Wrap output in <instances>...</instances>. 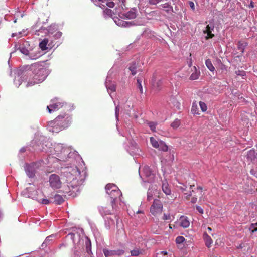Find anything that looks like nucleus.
Masks as SVG:
<instances>
[{"label":"nucleus","mask_w":257,"mask_h":257,"mask_svg":"<svg viewBox=\"0 0 257 257\" xmlns=\"http://www.w3.org/2000/svg\"><path fill=\"white\" fill-rule=\"evenodd\" d=\"M72 122V117L68 114L57 116L54 120L48 122L49 131L58 133L61 131L68 127Z\"/></svg>","instance_id":"1"},{"label":"nucleus","mask_w":257,"mask_h":257,"mask_svg":"<svg viewBox=\"0 0 257 257\" xmlns=\"http://www.w3.org/2000/svg\"><path fill=\"white\" fill-rule=\"evenodd\" d=\"M31 68L34 75L33 77V81H29L27 84V87L42 82L47 76V71L44 67L43 63H36L32 64Z\"/></svg>","instance_id":"2"},{"label":"nucleus","mask_w":257,"mask_h":257,"mask_svg":"<svg viewBox=\"0 0 257 257\" xmlns=\"http://www.w3.org/2000/svg\"><path fill=\"white\" fill-rule=\"evenodd\" d=\"M66 173V177L70 180V183H71L72 192H74V190H77L78 187L81 183V180H80V171L78 167L75 166L73 167H68Z\"/></svg>","instance_id":"3"},{"label":"nucleus","mask_w":257,"mask_h":257,"mask_svg":"<svg viewBox=\"0 0 257 257\" xmlns=\"http://www.w3.org/2000/svg\"><path fill=\"white\" fill-rule=\"evenodd\" d=\"M136 17V13L135 9H132L126 13L123 14L121 19H118L115 20V23L119 27L124 28H128L134 26L135 24L133 21H126L122 19H133Z\"/></svg>","instance_id":"4"},{"label":"nucleus","mask_w":257,"mask_h":257,"mask_svg":"<svg viewBox=\"0 0 257 257\" xmlns=\"http://www.w3.org/2000/svg\"><path fill=\"white\" fill-rule=\"evenodd\" d=\"M106 193L114 201L118 197L122 195L118 187L114 184H107L105 186Z\"/></svg>","instance_id":"5"},{"label":"nucleus","mask_w":257,"mask_h":257,"mask_svg":"<svg viewBox=\"0 0 257 257\" xmlns=\"http://www.w3.org/2000/svg\"><path fill=\"white\" fill-rule=\"evenodd\" d=\"M151 213L154 216L161 214L163 211V204L159 199H155L150 208Z\"/></svg>","instance_id":"6"},{"label":"nucleus","mask_w":257,"mask_h":257,"mask_svg":"<svg viewBox=\"0 0 257 257\" xmlns=\"http://www.w3.org/2000/svg\"><path fill=\"white\" fill-rule=\"evenodd\" d=\"M150 143L152 146L160 151H167L168 149V146L162 141L158 142L155 138H150Z\"/></svg>","instance_id":"7"},{"label":"nucleus","mask_w":257,"mask_h":257,"mask_svg":"<svg viewBox=\"0 0 257 257\" xmlns=\"http://www.w3.org/2000/svg\"><path fill=\"white\" fill-rule=\"evenodd\" d=\"M49 181L50 186L54 189H59L61 187L62 182L59 176L56 174H51L49 177Z\"/></svg>","instance_id":"8"},{"label":"nucleus","mask_w":257,"mask_h":257,"mask_svg":"<svg viewBox=\"0 0 257 257\" xmlns=\"http://www.w3.org/2000/svg\"><path fill=\"white\" fill-rule=\"evenodd\" d=\"M37 167V163L35 162L25 164V170L28 177L32 178L35 176V169Z\"/></svg>","instance_id":"9"},{"label":"nucleus","mask_w":257,"mask_h":257,"mask_svg":"<svg viewBox=\"0 0 257 257\" xmlns=\"http://www.w3.org/2000/svg\"><path fill=\"white\" fill-rule=\"evenodd\" d=\"M103 252L105 257H113L115 255H122L124 254V251L121 249L116 250H108L107 249H103Z\"/></svg>","instance_id":"10"},{"label":"nucleus","mask_w":257,"mask_h":257,"mask_svg":"<svg viewBox=\"0 0 257 257\" xmlns=\"http://www.w3.org/2000/svg\"><path fill=\"white\" fill-rule=\"evenodd\" d=\"M243 154V159L248 161H253L257 158V154L254 149H251L249 151L244 150Z\"/></svg>","instance_id":"11"},{"label":"nucleus","mask_w":257,"mask_h":257,"mask_svg":"<svg viewBox=\"0 0 257 257\" xmlns=\"http://www.w3.org/2000/svg\"><path fill=\"white\" fill-rule=\"evenodd\" d=\"M63 103L60 102H56L53 103L49 106H47V109L50 113H51L53 111L58 110L60 108L63 106Z\"/></svg>","instance_id":"12"},{"label":"nucleus","mask_w":257,"mask_h":257,"mask_svg":"<svg viewBox=\"0 0 257 257\" xmlns=\"http://www.w3.org/2000/svg\"><path fill=\"white\" fill-rule=\"evenodd\" d=\"M214 29V26L212 27L210 26L209 25H207L206 29L203 31L204 34H207V36L205 37V39L208 40L210 38H212L214 37V35L212 33V31Z\"/></svg>","instance_id":"13"},{"label":"nucleus","mask_w":257,"mask_h":257,"mask_svg":"<svg viewBox=\"0 0 257 257\" xmlns=\"http://www.w3.org/2000/svg\"><path fill=\"white\" fill-rule=\"evenodd\" d=\"M63 191L65 193H69L71 192H72V190L71 188V183H70V180L69 179L66 180V183H63L62 185Z\"/></svg>","instance_id":"14"},{"label":"nucleus","mask_w":257,"mask_h":257,"mask_svg":"<svg viewBox=\"0 0 257 257\" xmlns=\"http://www.w3.org/2000/svg\"><path fill=\"white\" fill-rule=\"evenodd\" d=\"M162 189L163 191L166 195H170L171 194V189L169 187V184L166 180L162 181Z\"/></svg>","instance_id":"15"},{"label":"nucleus","mask_w":257,"mask_h":257,"mask_svg":"<svg viewBox=\"0 0 257 257\" xmlns=\"http://www.w3.org/2000/svg\"><path fill=\"white\" fill-rule=\"evenodd\" d=\"M180 225L183 228H187L190 225V222L187 217L181 216L180 218Z\"/></svg>","instance_id":"16"},{"label":"nucleus","mask_w":257,"mask_h":257,"mask_svg":"<svg viewBox=\"0 0 257 257\" xmlns=\"http://www.w3.org/2000/svg\"><path fill=\"white\" fill-rule=\"evenodd\" d=\"M69 159H74L75 161H80L82 159L81 156L76 151H71L68 155Z\"/></svg>","instance_id":"17"},{"label":"nucleus","mask_w":257,"mask_h":257,"mask_svg":"<svg viewBox=\"0 0 257 257\" xmlns=\"http://www.w3.org/2000/svg\"><path fill=\"white\" fill-rule=\"evenodd\" d=\"M203 239L205 242V245L209 248L213 243V240L207 234L206 232H204L203 234Z\"/></svg>","instance_id":"18"},{"label":"nucleus","mask_w":257,"mask_h":257,"mask_svg":"<svg viewBox=\"0 0 257 257\" xmlns=\"http://www.w3.org/2000/svg\"><path fill=\"white\" fill-rule=\"evenodd\" d=\"M94 4L102 9H104V3H106V0H91Z\"/></svg>","instance_id":"19"},{"label":"nucleus","mask_w":257,"mask_h":257,"mask_svg":"<svg viewBox=\"0 0 257 257\" xmlns=\"http://www.w3.org/2000/svg\"><path fill=\"white\" fill-rule=\"evenodd\" d=\"M49 42L48 38H44L40 43L39 47L42 50H46L47 49V45Z\"/></svg>","instance_id":"20"},{"label":"nucleus","mask_w":257,"mask_h":257,"mask_svg":"<svg viewBox=\"0 0 257 257\" xmlns=\"http://www.w3.org/2000/svg\"><path fill=\"white\" fill-rule=\"evenodd\" d=\"M144 252V250L143 249H140L139 248H135L131 251V254L132 256H137L140 254H142Z\"/></svg>","instance_id":"21"},{"label":"nucleus","mask_w":257,"mask_h":257,"mask_svg":"<svg viewBox=\"0 0 257 257\" xmlns=\"http://www.w3.org/2000/svg\"><path fill=\"white\" fill-rule=\"evenodd\" d=\"M138 67V65L136 63H132L128 69L131 72V74L132 75H135L137 74V69Z\"/></svg>","instance_id":"22"},{"label":"nucleus","mask_w":257,"mask_h":257,"mask_svg":"<svg viewBox=\"0 0 257 257\" xmlns=\"http://www.w3.org/2000/svg\"><path fill=\"white\" fill-rule=\"evenodd\" d=\"M152 85L153 87L156 89L157 90L159 91L161 89V87L162 85V80L161 79H159L156 81H154Z\"/></svg>","instance_id":"23"},{"label":"nucleus","mask_w":257,"mask_h":257,"mask_svg":"<svg viewBox=\"0 0 257 257\" xmlns=\"http://www.w3.org/2000/svg\"><path fill=\"white\" fill-rule=\"evenodd\" d=\"M64 202L63 197L60 195H55L54 197L53 202L57 204H61Z\"/></svg>","instance_id":"24"},{"label":"nucleus","mask_w":257,"mask_h":257,"mask_svg":"<svg viewBox=\"0 0 257 257\" xmlns=\"http://www.w3.org/2000/svg\"><path fill=\"white\" fill-rule=\"evenodd\" d=\"M205 64L207 68L211 72H214L215 70V67L213 66L212 62L210 59H208L205 61Z\"/></svg>","instance_id":"25"},{"label":"nucleus","mask_w":257,"mask_h":257,"mask_svg":"<svg viewBox=\"0 0 257 257\" xmlns=\"http://www.w3.org/2000/svg\"><path fill=\"white\" fill-rule=\"evenodd\" d=\"M85 245H86V250L87 253L88 254L91 255V254L92 253V252H91V241H90V240L87 239L85 241Z\"/></svg>","instance_id":"26"},{"label":"nucleus","mask_w":257,"mask_h":257,"mask_svg":"<svg viewBox=\"0 0 257 257\" xmlns=\"http://www.w3.org/2000/svg\"><path fill=\"white\" fill-rule=\"evenodd\" d=\"M191 112L194 114H200L199 110L196 103H193L191 108Z\"/></svg>","instance_id":"27"},{"label":"nucleus","mask_w":257,"mask_h":257,"mask_svg":"<svg viewBox=\"0 0 257 257\" xmlns=\"http://www.w3.org/2000/svg\"><path fill=\"white\" fill-rule=\"evenodd\" d=\"M194 69L195 70V72L193 73L190 77V79L192 80L198 79L200 74V72H197L195 66L194 67Z\"/></svg>","instance_id":"28"},{"label":"nucleus","mask_w":257,"mask_h":257,"mask_svg":"<svg viewBox=\"0 0 257 257\" xmlns=\"http://www.w3.org/2000/svg\"><path fill=\"white\" fill-rule=\"evenodd\" d=\"M113 11L108 8H106L103 10V15L104 16L111 17L113 16Z\"/></svg>","instance_id":"29"},{"label":"nucleus","mask_w":257,"mask_h":257,"mask_svg":"<svg viewBox=\"0 0 257 257\" xmlns=\"http://www.w3.org/2000/svg\"><path fill=\"white\" fill-rule=\"evenodd\" d=\"M246 46V43H242L239 41L237 43V48L240 52H241V53H243Z\"/></svg>","instance_id":"30"},{"label":"nucleus","mask_w":257,"mask_h":257,"mask_svg":"<svg viewBox=\"0 0 257 257\" xmlns=\"http://www.w3.org/2000/svg\"><path fill=\"white\" fill-rule=\"evenodd\" d=\"M162 7L164 8L168 13L170 12L173 10L172 7L168 3H166L161 5Z\"/></svg>","instance_id":"31"},{"label":"nucleus","mask_w":257,"mask_h":257,"mask_svg":"<svg viewBox=\"0 0 257 257\" xmlns=\"http://www.w3.org/2000/svg\"><path fill=\"white\" fill-rule=\"evenodd\" d=\"M36 142L35 141H33L31 143V144L32 145V147L34 148V149L37 151H43L44 148L43 147L42 148H41V147H39V145L38 144L36 145Z\"/></svg>","instance_id":"32"},{"label":"nucleus","mask_w":257,"mask_h":257,"mask_svg":"<svg viewBox=\"0 0 257 257\" xmlns=\"http://www.w3.org/2000/svg\"><path fill=\"white\" fill-rule=\"evenodd\" d=\"M180 120L178 119H176L171 124V126L174 129H176L180 126Z\"/></svg>","instance_id":"33"},{"label":"nucleus","mask_w":257,"mask_h":257,"mask_svg":"<svg viewBox=\"0 0 257 257\" xmlns=\"http://www.w3.org/2000/svg\"><path fill=\"white\" fill-rule=\"evenodd\" d=\"M171 103H173L174 106L179 108V103L174 97H172L170 100Z\"/></svg>","instance_id":"34"},{"label":"nucleus","mask_w":257,"mask_h":257,"mask_svg":"<svg viewBox=\"0 0 257 257\" xmlns=\"http://www.w3.org/2000/svg\"><path fill=\"white\" fill-rule=\"evenodd\" d=\"M38 201L43 204H48L52 201L47 199H38Z\"/></svg>","instance_id":"35"},{"label":"nucleus","mask_w":257,"mask_h":257,"mask_svg":"<svg viewBox=\"0 0 257 257\" xmlns=\"http://www.w3.org/2000/svg\"><path fill=\"white\" fill-rule=\"evenodd\" d=\"M199 105H200V108H201L202 111L205 112L207 110V107L206 104L204 102L200 101Z\"/></svg>","instance_id":"36"},{"label":"nucleus","mask_w":257,"mask_h":257,"mask_svg":"<svg viewBox=\"0 0 257 257\" xmlns=\"http://www.w3.org/2000/svg\"><path fill=\"white\" fill-rule=\"evenodd\" d=\"M148 125H149L150 129L153 132H155L156 131L155 128H156V125H157L156 123H155L154 122H149L148 123Z\"/></svg>","instance_id":"37"},{"label":"nucleus","mask_w":257,"mask_h":257,"mask_svg":"<svg viewBox=\"0 0 257 257\" xmlns=\"http://www.w3.org/2000/svg\"><path fill=\"white\" fill-rule=\"evenodd\" d=\"M185 238L183 236H178L176 238V242L178 244L183 243L185 241Z\"/></svg>","instance_id":"38"},{"label":"nucleus","mask_w":257,"mask_h":257,"mask_svg":"<svg viewBox=\"0 0 257 257\" xmlns=\"http://www.w3.org/2000/svg\"><path fill=\"white\" fill-rule=\"evenodd\" d=\"M235 73L237 76H240L242 77H243L246 75L245 72L243 70H238L235 71Z\"/></svg>","instance_id":"39"},{"label":"nucleus","mask_w":257,"mask_h":257,"mask_svg":"<svg viewBox=\"0 0 257 257\" xmlns=\"http://www.w3.org/2000/svg\"><path fill=\"white\" fill-rule=\"evenodd\" d=\"M105 5H107L109 8H112L114 7L115 4L113 2H107L106 0V3H104V7H105Z\"/></svg>","instance_id":"40"},{"label":"nucleus","mask_w":257,"mask_h":257,"mask_svg":"<svg viewBox=\"0 0 257 257\" xmlns=\"http://www.w3.org/2000/svg\"><path fill=\"white\" fill-rule=\"evenodd\" d=\"M167 253L166 251H159L156 253V257H161V256L167 255Z\"/></svg>","instance_id":"41"},{"label":"nucleus","mask_w":257,"mask_h":257,"mask_svg":"<svg viewBox=\"0 0 257 257\" xmlns=\"http://www.w3.org/2000/svg\"><path fill=\"white\" fill-rule=\"evenodd\" d=\"M153 194L151 191H149L147 194V200L150 201L153 198Z\"/></svg>","instance_id":"42"},{"label":"nucleus","mask_w":257,"mask_h":257,"mask_svg":"<svg viewBox=\"0 0 257 257\" xmlns=\"http://www.w3.org/2000/svg\"><path fill=\"white\" fill-rule=\"evenodd\" d=\"M162 0H149V3L151 5H156Z\"/></svg>","instance_id":"43"},{"label":"nucleus","mask_w":257,"mask_h":257,"mask_svg":"<svg viewBox=\"0 0 257 257\" xmlns=\"http://www.w3.org/2000/svg\"><path fill=\"white\" fill-rule=\"evenodd\" d=\"M115 116H116V118L118 119V116H119V108L118 106L115 107Z\"/></svg>","instance_id":"44"},{"label":"nucleus","mask_w":257,"mask_h":257,"mask_svg":"<svg viewBox=\"0 0 257 257\" xmlns=\"http://www.w3.org/2000/svg\"><path fill=\"white\" fill-rule=\"evenodd\" d=\"M188 3H189V5L190 7V8H191V9L194 11L195 10L194 3L192 1H189Z\"/></svg>","instance_id":"45"},{"label":"nucleus","mask_w":257,"mask_h":257,"mask_svg":"<svg viewBox=\"0 0 257 257\" xmlns=\"http://www.w3.org/2000/svg\"><path fill=\"white\" fill-rule=\"evenodd\" d=\"M197 210L201 214L203 213V209L199 206H196V207Z\"/></svg>","instance_id":"46"},{"label":"nucleus","mask_w":257,"mask_h":257,"mask_svg":"<svg viewBox=\"0 0 257 257\" xmlns=\"http://www.w3.org/2000/svg\"><path fill=\"white\" fill-rule=\"evenodd\" d=\"M163 219L164 220H170L171 219V216L170 215H167V214H164V216H163Z\"/></svg>","instance_id":"47"},{"label":"nucleus","mask_w":257,"mask_h":257,"mask_svg":"<svg viewBox=\"0 0 257 257\" xmlns=\"http://www.w3.org/2000/svg\"><path fill=\"white\" fill-rule=\"evenodd\" d=\"M137 87L139 89L140 92L141 93H143V88H142V86L141 84H139V85H138V86L137 85Z\"/></svg>","instance_id":"48"},{"label":"nucleus","mask_w":257,"mask_h":257,"mask_svg":"<svg viewBox=\"0 0 257 257\" xmlns=\"http://www.w3.org/2000/svg\"><path fill=\"white\" fill-rule=\"evenodd\" d=\"M178 187L183 192L185 191L186 190V186H178Z\"/></svg>","instance_id":"49"},{"label":"nucleus","mask_w":257,"mask_h":257,"mask_svg":"<svg viewBox=\"0 0 257 257\" xmlns=\"http://www.w3.org/2000/svg\"><path fill=\"white\" fill-rule=\"evenodd\" d=\"M197 200V198L196 197H192L191 198V202L192 203H195L196 202Z\"/></svg>","instance_id":"50"},{"label":"nucleus","mask_w":257,"mask_h":257,"mask_svg":"<svg viewBox=\"0 0 257 257\" xmlns=\"http://www.w3.org/2000/svg\"><path fill=\"white\" fill-rule=\"evenodd\" d=\"M26 150H27V148H26V147H23V148H22L20 149V152H21V153H24V152H26Z\"/></svg>","instance_id":"51"},{"label":"nucleus","mask_w":257,"mask_h":257,"mask_svg":"<svg viewBox=\"0 0 257 257\" xmlns=\"http://www.w3.org/2000/svg\"><path fill=\"white\" fill-rule=\"evenodd\" d=\"M109 89L111 90V92L115 91V86H112L111 87H110Z\"/></svg>","instance_id":"52"},{"label":"nucleus","mask_w":257,"mask_h":257,"mask_svg":"<svg viewBox=\"0 0 257 257\" xmlns=\"http://www.w3.org/2000/svg\"><path fill=\"white\" fill-rule=\"evenodd\" d=\"M192 59H191V58H190V60H189V64H188V65H189V67H191V65H192Z\"/></svg>","instance_id":"53"},{"label":"nucleus","mask_w":257,"mask_h":257,"mask_svg":"<svg viewBox=\"0 0 257 257\" xmlns=\"http://www.w3.org/2000/svg\"><path fill=\"white\" fill-rule=\"evenodd\" d=\"M137 85H139V84H141V81L139 79H137Z\"/></svg>","instance_id":"54"},{"label":"nucleus","mask_w":257,"mask_h":257,"mask_svg":"<svg viewBox=\"0 0 257 257\" xmlns=\"http://www.w3.org/2000/svg\"><path fill=\"white\" fill-rule=\"evenodd\" d=\"M190 196H191V193H189V194L187 195L186 196V197H186V198L187 199H189V197Z\"/></svg>","instance_id":"55"},{"label":"nucleus","mask_w":257,"mask_h":257,"mask_svg":"<svg viewBox=\"0 0 257 257\" xmlns=\"http://www.w3.org/2000/svg\"><path fill=\"white\" fill-rule=\"evenodd\" d=\"M197 189L200 190H201L202 191L203 188L199 186V187H197Z\"/></svg>","instance_id":"56"},{"label":"nucleus","mask_w":257,"mask_h":257,"mask_svg":"<svg viewBox=\"0 0 257 257\" xmlns=\"http://www.w3.org/2000/svg\"><path fill=\"white\" fill-rule=\"evenodd\" d=\"M207 230H208L209 231H211L212 229H211V227H208L207 228Z\"/></svg>","instance_id":"57"},{"label":"nucleus","mask_w":257,"mask_h":257,"mask_svg":"<svg viewBox=\"0 0 257 257\" xmlns=\"http://www.w3.org/2000/svg\"><path fill=\"white\" fill-rule=\"evenodd\" d=\"M257 231V227L255 228L253 230H252V232H254Z\"/></svg>","instance_id":"58"},{"label":"nucleus","mask_w":257,"mask_h":257,"mask_svg":"<svg viewBox=\"0 0 257 257\" xmlns=\"http://www.w3.org/2000/svg\"><path fill=\"white\" fill-rule=\"evenodd\" d=\"M50 237V236L47 237L45 240V242H47L48 240H49Z\"/></svg>","instance_id":"59"},{"label":"nucleus","mask_w":257,"mask_h":257,"mask_svg":"<svg viewBox=\"0 0 257 257\" xmlns=\"http://www.w3.org/2000/svg\"><path fill=\"white\" fill-rule=\"evenodd\" d=\"M252 225V226H254V225H255V226H257V223H254V224H252V225Z\"/></svg>","instance_id":"60"},{"label":"nucleus","mask_w":257,"mask_h":257,"mask_svg":"<svg viewBox=\"0 0 257 257\" xmlns=\"http://www.w3.org/2000/svg\"><path fill=\"white\" fill-rule=\"evenodd\" d=\"M250 173H251V174H253V170H251L250 171Z\"/></svg>","instance_id":"61"},{"label":"nucleus","mask_w":257,"mask_h":257,"mask_svg":"<svg viewBox=\"0 0 257 257\" xmlns=\"http://www.w3.org/2000/svg\"><path fill=\"white\" fill-rule=\"evenodd\" d=\"M194 186V185H193V186H192V185H190V188L191 189V188H192V187L193 186Z\"/></svg>","instance_id":"62"},{"label":"nucleus","mask_w":257,"mask_h":257,"mask_svg":"<svg viewBox=\"0 0 257 257\" xmlns=\"http://www.w3.org/2000/svg\"><path fill=\"white\" fill-rule=\"evenodd\" d=\"M221 65H222V67H224V66H224L223 64H222V63H221Z\"/></svg>","instance_id":"63"},{"label":"nucleus","mask_w":257,"mask_h":257,"mask_svg":"<svg viewBox=\"0 0 257 257\" xmlns=\"http://www.w3.org/2000/svg\"><path fill=\"white\" fill-rule=\"evenodd\" d=\"M82 163L84 165V161L82 162Z\"/></svg>","instance_id":"64"}]
</instances>
